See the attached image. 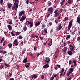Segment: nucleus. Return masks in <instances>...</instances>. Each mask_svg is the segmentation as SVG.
<instances>
[{
	"mask_svg": "<svg viewBox=\"0 0 80 80\" xmlns=\"http://www.w3.org/2000/svg\"><path fill=\"white\" fill-rule=\"evenodd\" d=\"M14 5V6L12 7V10H14L15 8V10L17 11V9H18V4H17V3L15 2Z\"/></svg>",
	"mask_w": 80,
	"mask_h": 80,
	"instance_id": "f257e3e1",
	"label": "nucleus"
},
{
	"mask_svg": "<svg viewBox=\"0 0 80 80\" xmlns=\"http://www.w3.org/2000/svg\"><path fill=\"white\" fill-rule=\"evenodd\" d=\"M28 25L27 23V22H26V25L28 27H32L33 26V22H30L29 21H28Z\"/></svg>",
	"mask_w": 80,
	"mask_h": 80,
	"instance_id": "f03ea898",
	"label": "nucleus"
},
{
	"mask_svg": "<svg viewBox=\"0 0 80 80\" xmlns=\"http://www.w3.org/2000/svg\"><path fill=\"white\" fill-rule=\"evenodd\" d=\"M58 10H55L54 11V13H55V14L54 15V17L55 18V17H58L59 16V15H60V13H59V12H58Z\"/></svg>",
	"mask_w": 80,
	"mask_h": 80,
	"instance_id": "7ed1b4c3",
	"label": "nucleus"
},
{
	"mask_svg": "<svg viewBox=\"0 0 80 80\" xmlns=\"http://www.w3.org/2000/svg\"><path fill=\"white\" fill-rule=\"evenodd\" d=\"M20 34V32H19L18 31H17L16 32V34H13V31L11 32V35H12V36H15V35H16V36H17V35H18Z\"/></svg>",
	"mask_w": 80,
	"mask_h": 80,
	"instance_id": "20e7f679",
	"label": "nucleus"
},
{
	"mask_svg": "<svg viewBox=\"0 0 80 80\" xmlns=\"http://www.w3.org/2000/svg\"><path fill=\"white\" fill-rule=\"evenodd\" d=\"M45 58V62H46L47 63H49L50 61V58L48 57H46Z\"/></svg>",
	"mask_w": 80,
	"mask_h": 80,
	"instance_id": "39448f33",
	"label": "nucleus"
},
{
	"mask_svg": "<svg viewBox=\"0 0 80 80\" xmlns=\"http://www.w3.org/2000/svg\"><path fill=\"white\" fill-rule=\"evenodd\" d=\"M69 47L70 48V51L73 52V50L75 49V47L73 45H70L69 46Z\"/></svg>",
	"mask_w": 80,
	"mask_h": 80,
	"instance_id": "423d86ee",
	"label": "nucleus"
},
{
	"mask_svg": "<svg viewBox=\"0 0 80 80\" xmlns=\"http://www.w3.org/2000/svg\"><path fill=\"white\" fill-rule=\"evenodd\" d=\"M73 20H72L69 23V25L68 26V28H72V25L73 24Z\"/></svg>",
	"mask_w": 80,
	"mask_h": 80,
	"instance_id": "0eeeda50",
	"label": "nucleus"
},
{
	"mask_svg": "<svg viewBox=\"0 0 80 80\" xmlns=\"http://www.w3.org/2000/svg\"><path fill=\"white\" fill-rule=\"evenodd\" d=\"M48 12H50V13L52 14V13L53 12V8L52 7V8H50L48 10Z\"/></svg>",
	"mask_w": 80,
	"mask_h": 80,
	"instance_id": "6e6552de",
	"label": "nucleus"
},
{
	"mask_svg": "<svg viewBox=\"0 0 80 80\" xmlns=\"http://www.w3.org/2000/svg\"><path fill=\"white\" fill-rule=\"evenodd\" d=\"M25 14V11H21L19 13V17H20L22 15H23V14Z\"/></svg>",
	"mask_w": 80,
	"mask_h": 80,
	"instance_id": "1a4fd4ad",
	"label": "nucleus"
},
{
	"mask_svg": "<svg viewBox=\"0 0 80 80\" xmlns=\"http://www.w3.org/2000/svg\"><path fill=\"white\" fill-rule=\"evenodd\" d=\"M26 18V16H22L21 18L20 19V21L21 22H22L23 20H25V19Z\"/></svg>",
	"mask_w": 80,
	"mask_h": 80,
	"instance_id": "9d476101",
	"label": "nucleus"
},
{
	"mask_svg": "<svg viewBox=\"0 0 80 80\" xmlns=\"http://www.w3.org/2000/svg\"><path fill=\"white\" fill-rule=\"evenodd\" d=\"M13 43L15 44V45L17 46L18 45V41L17 40L15 39Z\"/></svg>",
	"mask_w": 80,
	"mask_h": 80,
	"instance_id": "9b49d317",
	"label": "nucleus"
},
{
	"mask_svg": "<svg viewBox=\"0 0 80 80\" xmlns=\"http://www.w3.org/2000/svg\"><path fill=\"white\" fill-rule=\"evenodd\" d=\"M48 67H49V65H48V63L46 64L43 66V68H48Z\"/></svg>",
	"mask_w": 80,
	"mask_h": 80,
	"instance_id": "f8f14e48",
	"label": "nucleus"
},
{
	"mask_svg": "<svg viewBox=\"0 0 80 80\" xmlns=\"http://www.w3.org/2000/svg\"><path fill=\"white\" fill-rule=\"evenodd\" d=\"M58 30L59 31L62 28V24H60L58 26Z\"/></svg>",
	"mask_w": 80,
	"mask_h": 80,
	"instance_id": "ddd939ff",
	"label": "nucleus"
},
{
	"mask_svg": "<svg viewBox=\"0 0 80 80\" xmlns=\"http://www.w3.org/2000/svg\"><path fill=\"white\" fill-rule=\"evenodd\" d=\"M68 50V48H67V47H65L62 50V51L64 52V53H65L66 52H67V51Z\"/></svg>",
	"mask_w": 80,
	"mask_h": 80,
	"instance_id": "4468645a",
	"label": "nucleus"
},
{
	"mask_svg": "<svg viewBox=\"0 0 80 80\" xmlns=\"http://www.w3.org/2000/svg\"><path fill=\"white\" fill-rule=\"evenodd\" d=\"M41 23V21H38V23L36 22L35 23L36 27H38V26H39V25H40V24Z\"/></svg>",
	"mask_w": 80,
	"mask_h": 80,
	"instance_id": "2eb2a0df",
	"label": "nucleus"
},
{
	"mask_svg": "<svg viewBox=\"0 0 80 80\" xmlns=\"http://www.w3.org/2000/svg\"><path fill=\"white\" fill-rule=\"evenodd\" d=\"M30 62L27 63L25 65V67L27 68L29 67H30Z\"/></svg>",
	"mask_w": 80,
	"mask_h": 80,
	"instance_id": "dca6fc26",
	"label": "nucleus"
},
{
	"mask_svg": "<svg viewBox=\"0 0 80 80\" xmlns=\"http://www.w3.org/2000/svg\"><path fill=\"white\" fill-rule=\"evenodd\" d=\"M8 28L9 30H12V26H11L10 25H8Z\"/></svg>",
	"mask_w": 80,
	"mask_h": 80,
	"instance_id": "f3484780",
	"label": "nucleus"
},
{
	"mask_svg": "<svg viewBox=\"0 0 80 80\" xmlns=\"http://www.w3.org/2000/svg\"><path fill=\"white\" fill-rule=\"evenodd\" d=\"M68 53L69 55H72V51H68Z\"/></svg>",
	"mask_w": 80,
	"mask_h": 80,
	"instance_id": "a211bd4d",
	"label": "nucleus"
},
{
	"mask_svg": "<svg viewBox=\"0 0 80 80\" xmlns=\"http://www.w3.org/2000/svg\"><path fill=\"white\" fill-rule=\"evenodd\" d=\"M20 66H19V65L18 64L16 65V70H18V69H19V68H20Z\"/></svg>",
	"mask_w": 80,
	"mask_h": 80,
	"instance_id": "6ab92c4d",
	"label": "nucleus"
},
{
	"mask_svg": "<svg viewBox=\"0 0 80 80\" xmlns=\"http://www.w3.org/2000/svg\"><path fill=\"white\" fill-rule=\"evenodd\" d=\"M71 37V36L70 35H68L67 36V37L66 38V39L67 40H68V38H70V37Z\"/></svg>",
	"mask_w": 80,
	"mask_h": 80,
	"instance_id": "aec40b11",
	"label": "nucleus"
},
{
	"mask_svg": "<svg viewBox=\"0 0 80 80\" xmlns=\"http://www.w3.org/2000/svg\"><path fill=\"white\" fill-rule=\"evenodd\" d=\"M68 20V18L65 17L63 20V22H65V21H66V20Z\"/></svg>",
	"mask_w": 80,
	"mask_h": 80,
	"instance_id": "412c9836",
	"label": "nucleus"
},
{
	"mask_svg": "<svg viewBox=\"0 0 80 80\" xmlns=\"http://www.w3.org/2000/svg\"><path fill=\"white\" fill-rule=\"evenodd\" d=\"M27 62V58L24 59L23 61V63H26Z\"/></svg>",
	"mask_w": 80,
	"mask_h": 80,
	"instance_id": "4be33fe9",
	"label": "nucleus"
},
{
	"mask_svg": "<svg viewBox=\"0 0 80 80\" xmlns=\"http://www.w3.org/2000/svg\"><path fill=\"white\" fill-rule=\"evenodd\" d=\"M8 46L9 47V48H11L12 47V44L11 43H10L8 44Z\"/></svg>",
	"mask_w": 80,
	"mask_h": 80,
	"instance_id": "5701e85b",
	"label": "nucleus"
},
{
	"mask_svg": "<svg viewBox=\"0 0 80 80\" xmlns=\"http://www.w3.org/2000/svg\"><path fill=\"white\" fill-rule=\"evenodd\" d=\"M3 3V0H0V4L2 5V3Z\"/></svg>",
	"mask_w": 80,
	"mask_h": 80,
	"instance_id": "b1692460",
	"label": "nucleus"
},
{
	"mask_svg": "<svg viewBox=\"0 0 80 80\" xmlns=\"http://www.w3.org/2000/svg\"><path fill=\"white\" fill-rule=\"evenodd\" d=\"M12 4H8V8H10L12 7Z\"/></svg>",
	"mask_w": 80,
	"mask_h": 80,
	"instance_id": "393cba45",
	"label": "nucleus"
},
{
	"mask_svg": "<svg viewBox=\"0 0 80 80\" xmlns=\"http://www.w3.org/2000/svg\"><path fill=\"white\" fill-rule=\"evenodd\" d=\"M69 71L70 72H72L73 71V68H70L69 69Z\"/></svg>",
	"mask_w": 80,
	"mask_h": 80,
	"instance_id": "a878e982",
	"label": "nucleus"
},
{
	"mask_svg": "<svg viewBox=\"0 0 80 80\" xmlns=\"http://www.w3.org/2000/svg\"><path fill=\"white\" fill-rule=\"evenodd\" d=\"M42 27L43 28H44L45 27V24H42Z\"/></svg>",
	"mask_w": 80,
	"mask_h": 80,
	"instance_id": "bb28decb",
	"label": "nucleus"
},
{
	"mask_svg": "<svg viewBox=\"0 0 80 80\" xmlns=\"http://www.w3.org/2000/svg\"><path fill=\"white\" fill-rule=\"evenodd\" d=\"M44 32L45 33H47V29H45L44 30Z\"/></svg>",
	"mask_w": 80,
	"mask_h": 80,
	"instance_id": "cd10ccee",
	"label": "nucleus"
},
{
	"mask_svg": "<svg viewBox=\"0 0 80 80\" xmlns=\"http://www.w3.org/2000/svg\"><path fill=\"white\" fill-rule=\"evenodd\" d=\"M33 37L34 38H38V36L37 35H35V36H33Z\"/></svg>",
	"mask_w": 80,
	"mask_h": 80,
	"instance_id": "c85d7f7f",
	"label": "nucleus"
},
{
	"mask_svg": "<svg viewBox=\"0 0 80 80\" xmlns=\"http://www.w3.org/2000/svg\"><path fill=\"white\" fill-rule=\"evenodd\" d=\"M64 70L65 69L64 68H62V70L61 71V72H60V73H62V72L64 71Z\"/></svg>",
	"mask_w": 80,
	"mask_h": 80,
	"instance_id": "c756f323",
	"label": "nucleus"
},
{
	"mask_svg": "<svg viewBox=\"0 0 80 80\" xmlns=\"http://www.w3.org/2000/svg\"><path fill=\"white\" fill-rule=\"evenodd\" d=\"M41 78L42 79H44L45 78V76H44V75H41Z\"/></svg>",
	"mask_w": 80,
	"mask_h": 80,
	"instance_id": "7c9ffc66",
	"label": "nucleus"
},
{
	"mask_svg": "<svg viewBox=\"0 0 80 80\" xmlns=\"http://www.w3.org/2000/svg\"><path fill=\"white\" fill-rule=\"evenodd\" d=\"M53 29H51L50 31V33L51 34V33H52L53 32Z\"/></svg>",
	"mask_w": 80,
	"mask_h": 80,
	"instance_id": "2f4dec72",
	"label": "nucleus"
},
{
	"mask_svg": "<svg viewBox=\"0 0 80 80\" xmlns=\"http://www.w3.org/2000/svg\"><path fill=\"white\" fill-rule=\"evenodd\" d=\"M54 79V77L52 76L50 80H53Z\"/></svg>",
	"mask_w": 80,
	"mask_h": 80,
	"instance_id": "473e14b6",
	"label": "nucleus"
},
{
	"mask_svg": "<svg viewBox=\"0 0 80 80\" xmlns=\"http://www.w3.org/2000/svg\"><path fill=\"white\" fill-rule=\"evenodd\" d=\"M23 30H24V31H26V30H27V27H25L23 28Z\"/></svg>",
	"mask_w": 80,
	"mask_h": 80,
	"instance_id": "72a5a7b5",
	"label": "nucleus"
},
{
	"mask_svg": "<svg viewBox=\"0 0 80 80\" xmlns=\"http://www.w3.org/2000/svg\"><path fill=\"white\" fill-rule=\"evenodd\" d=\"M26 3L27 4H29V0H27L26 1Z\"/></svg>",
	"mask_w": 80,
	"mask_h": 80,
	"instance_id": "f704fd0d",
	"label": "nucleus"
},
{
	"mask_svg": "<svg viewBox=\"0 0 80 80\" xmlns=\"http://www.w3.org/2000/svg\"><path fill=\"white\" fill-rule=\"evenodd\" d=\"M75 30L74 32H72V35H75Z\"/></svg>",
	"mask_w": 80,
	"mask_h": 80,
	"instance_id": "c9c22d12",
	"label": "nucleus"
},
{
	"mask_svg": "<svg viewBox=\"0 0 80 80\" xmlns=\"http://www.w3.org/2000/svg\"><path fill=\"white\" fill-rule=\"evenodd\" d=\"M48 45L49 46H51L52 45V43H48Z\"/></svg>",
	"mask_w": 80,
	"mask_h": 80,
	"instance_id": "e433bc0d",
	"label": "nucleus"
},
{
	"mask_svg": "<svg viewBox=\"0 0 80 80\" xmlns=\"http://www.w3.org/2000/svg\"><path fill=\"white\" fill-rule=\"evenodd\" d=\"M33 77H34V78H36L37 77V76L36 75H34L33 76Z\"/></svg>",
	"mask_w": 80,
	"mask_h": 80,
	"instance_id": "4c0bfd02",
	"label": "nucleus"
},
{
	"mask_svg": "<svg viewBox=\"0 0 80 80\" xmlns=\"http://www.w3.org/2000/svg\"><path fill=\"white\" fill-rule=\"evenodd\" d=\"M4 67V66L3 65H1L0 66V68H3Z\"/></svg>",
	"mask_w": 80,
	"mask_h": 80,
	"instance_id": "58836bf2",
	"label": "nucleus"
},
{
	"mask_svg": "<svg viewBox=\"0 0 80 80\" xmlns=\"http://www.w3.org/2000/svg\"><path fill=\"white\" fill-rule=\"evenodd\" d=\"M69 65H71V64H72V60H69Z\"/></svg>",
	"mask_w": 80,
	"mask_h": 80,
	"instance_id": "ea45409f",
	"label": "nucleus"
},
{
	"mask_svg": "<svg viewBox=\"0 0 80 80\" xmlns=\"http://www.w3.org/2000/svg\"><path fill=\"white\" fill-rule=\"evenodd\" d=\"M19 38L20 40H21V39H22V37L21 36H19Z\"/></svg>",
	"mask_w": 80,
	"mask_h": 80,
	"instance_id": "a19ab883",
	"label": "nucleus"
},
{
	"mask_svg": "<svg viewBox=\"0 0 80 80\" xmlns=\"http://www.w3.org/2000/svg\"><path fill=\"white\" fill-rule=\"evenodd\" d=\"M5 65H6V66L7 67H8V66H9V64H7V63H5Z\"/></svg>",
	"mask_w": 80,
	"mask_h": 80,
	"instance_id": "79ce46f5",
	"label": "nucleus"
},
{
	"mask_svg": "<svg viewBox=\"0 0 80 80\" xmlns=\"http://www.w3.org/2000/svg\"><path fill=\"white\" fill-rule=\"evenodd\" d=\"M51 5H52V3H51V2H49L48 3V6H50Z\"/></svg>",
	"mask_w": 80,
	"mask_h": 80,
	"instance_id": "37998d69",
	"label": "nucleus"
},
{
	"mask_svg": "<svg viewBox=\"0 0 80 80\" xmlns=\"http://www.w3.org/2000/svg\"><path fill=\"white\" fill-rule=\"evenodd\" d=\"M40 39L41 40H42L43 39V37H41V38H40Z\"/></svg>",
	"mask_w": 80,
	"mask_h": 80,
	"instance_id": "c03bdc74",
	"label": "nucleus"
},
{
	"mask_svg": "<svg viewBox=\"0 0 80 80\" xmlns=\"http://www.w3.org/2000/svg\"><path fill=\"white\" fill-rule=\"evenodd\" d=\"M80 40V37H79L78 38L77 40V41H79Z\"/></svg>",
	"mask_w": 80,
	"mask_h": 80,
	"instance_id": "a18cd8bd",
	"label": "nucleus"
},
{
	"mask_svg": "<svg viewBox=\"0 0 80 80\" xmlns=\"http://www.w3.org/2000/svg\"><path fill=\"white\" fill-rule=\"evenodd\" d=\"M9 24H10V25H12V22L11 21H9Z\"/></svg>",
	"mask_w": 80,
	"mask_h": 80,
	"instance_id": "49530a36",
	"label": "nucleus"
},
{
	"mask_svg": "<svg viewBox=\"0 0 80 80\" xmlns=\"http://www.w3.org/2000/svg\"><path fill=\"white\" fill-rule=\"evenodd\" d=\"M72 2V1H68V3H69V4H71V2Z\"/></svg>",
	"mask_w": 80,
	"mask_h": 80,
	"instance_id": "de8ad7c7",
	"label": "nucleus"
},
{
	"mask_svg": "<svg viewBox=\"0 0 80 80\" xmlns=\"http://www.w3.org/2000/svg\"><path fill=\"white\" fill-rule=\"evenodd\" d=\"M12 72H11L9 74V77H11V76H12Z\"/></svg>",
	"mask_w": 80,
	"mask_h": 80,
	"instance_id": "09e8293b",
	"label": "nucleus"
},
{
	"mask_svg": "<svg viewBox=\"0 0 80 80\" xmlns=\"http://www.w3.org/2000/svg\"><path fill=\"white\" fill-rule=\"evenodd\" d=\"M34 50H37V47H35L34 48Z\"/></svg>",
	"mask_w": 80,
	"mask_h": 80,
	"instance_id": "8fccbe9b",
	"label": "nucleus"
},
{
	"mask_svg": "<svg viewBox=\"0 0 80 80\" xmlns=\"http://www.w3.org/2000/svg\"><path fill=\"white\" fill-rule=\"evenodd\" d=\"M73 63H76V60H74L73 61Z\"/></svg>",
	"mask_w": 80,
	"mask_h": 80,
	"instance_id": "3c124183",
	"label": "nucleus"
},
{
	"mask_svg": "<svg viewBox=\"0 0 80 80\" xmlns=\"http://www.w3.org/2000/svg\"><path fill=\"white\" fill-rule=\"evenodd\" d=\"M40 55V54L39 53V52H38L37 54V57H39V55Z\"/></svg>",
	"mask_w": 80,
	"mask_h": 80,
	"instance_id": "603ef678",
	"label": "nucleus"
},
{
	"mask_svg": "<svg viewBox=\"0 0 80 80\" xmlns=\"http://www.w3.org/2000/svg\"><path fill=\"white\" fill-rule=\"evenodd\" d=\"M1 10L2 11H3V12H4L5 10V9H4L3 8H2Z\"/></svg>",
	"mask_w": 80,
	"mask_h": 80,
	"instance_id": "864d4df0",
	"label": "nucleus"
},
{
	"mask_svg": "<svg viewBox=\"0 0 80 80\" xmlns=\"http://www.w3.org/2000/svg\"><path fill=\"white\" fill-rule=\"evenodd\" d=\"M0 53H3V50H2L0 51Z\"/></svg>",
	"mask_w": 80,
	"mask_h": 80,
	"instance_id": "5fc2aeb1",
	"label": "nucleus"
},
{
	"mask_svg": "<svg viewBox=\"0 0 80 80\" xmlns=\"http://www.w3.org/2000/svg\"><path fill=\"white\" fill-rule=\"evenodd\" d=\"M53 42V40L52 39H51V41H50V43H52V42Z\"/></svg>",
	"mask_w": 80,
	"mask_h": 80,
	"instance_id": "6e6d98bb",
	"label": "nucleus"
},
{
	"mask_svg": "<svg viewBox=\"0 0 80 80\" xmlns=\"http://www.w3.org/2000/svg\"><path fill=\"white\" fill-rule=\"evenodd\" d=\"M2 61H3V59H0V62H1Z\"/></svg>",
	"mask_w": 80,
	"mask_h": 80,
	"instance_id": "4d7b16f0",
	"label": "nucleus"
},
{
	"mask_svg": "<svg viewBox=\"0 0 80 80\" xmlns=\"http://www.w3.org/2000/svg\"><path fill=\"white\" fill-rule=\"evenodd\" d=\"M62 12V9H61L59 11V13H61Z\"/></svg>",
	"mask_w": 80,
	"mask_h": 80,
	"instance_id": "13d9d810",
	"label": "nucleus"
},
{
	"mask_svg": "<svg viewBox=\"0 0 80 80\" xmlns=\"http://www.w3.org/2000/svg\"><path fill=\"white\" fill-rule=\"evenodd\" d=\"M3 52L4 54H5L6 53H7V52L6 51H4Z\"/></svg>",
	"mask_w": 80,
	"mask_h": 80,
	"instance_id": "bf43d9fd",
	"label": "nucleus"
},
{
	"mask_svg": "<svg viewBox=\"0 0 80 80\" xmlns=\"http://www.w3.org/2000/svg\"><path fill=\"white\" fill-rule=\"evenodd\" d=\"M70 75V74L68 72L67 73V75L68 76V77H69V76Z\"/></svg>",
	"mask_w": 80,
	"mask_h": 80,
	"instance_id": "052dcab7",
	"label": "nucleus"
},
{
	"mask_svg": "<svg viewBox=\"0 0 80 80\" xmlns=\"http://www.w3.org/2000/svg\"><path fill=\"white\" fill-rule=\"evenodd\" d=\"M18 0H15V2H14V3H16V2H18Z\"/></svg>",
	"mask_w": 80,
	"mask_h": 80,
	"instance_id": "680f3d73",
	"label": "nucleus"
},
{
	"mask_svg": "<svg viewBox=\"0 0 80 80\" xmlns=\"http://www.w3.org/2000/svg\"><path fill=\"white\" fill-rule=\"evenodd\" d=\"M54 68L55 70H57V69H58V68H57V67H54Z\"/></svg>",
	"mask_w": 80,
	"mask_h": 80,
	"instance_id": "e2e57ef3",
	"label": "nucleus"
},
{
	"mask_svg": "<svg viewBox=\"0 0 80 80\" xmlns=\"http://www.w3.org/2000/svg\"><path fill=\"white\" fill-rule=\"evenodd\" d=\"M65 2V0H63L62 1V2L64 3Z\"/></svg>",
	"mask_w": 80,
	"mask_h": 80,
	"instance_id": "0e129e2a",
	"label": "nucleus"
},
{
	"mask_svg": "<svg viewBox=\"0 0 80 80\" xmlns=\"http://www.w3.org/2000/svg\"><path fill=\"white\" fill-rule=\"evenodd\" d=\"M10 79V80H14V78H11Z\"/></svg>",
	"mask_w": 80,
	"mask_h": 80,
	"instance_id": "69168bd1",
	"label": "nucleus"
},
{
	"mask_svg": "<svg viewBox=\"0 0 80 80\" xmlns=\"http://www.w3.org/2000/svg\"><path fill=\"white\" fill-rule=\"evenodd\" d=\"M30 55L31 57H33V54H31Z\"/></svg>",
	"mask_w": 80,
	"mask_h": 80,
	"instance_id": "338daca9",
	"label": "nucleus"
},
{
	"mask_svg": "<svg viewBox=\"0 0 80 80\" xmlns=\"http://www.w3.org/2000/svg\"><path fill=\"white\" fill-rule=\"evenodd\" d=\"M52 22H49V25L51 26V25H52Z\"/></svg>",
	"mask_w": 80,
	"mask_h": 80,
	"instance_id": "774afa93",
	"label": "nucleus"
}]
</instances>
